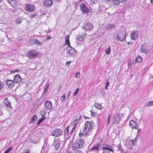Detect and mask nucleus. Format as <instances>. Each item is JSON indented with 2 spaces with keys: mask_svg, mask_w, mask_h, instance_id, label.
<instances>
[{
  "mask_svg": "<svg viewBox=\"0 0 153 153\" xmlns=\"http://www.w3.org/2000/svg\"><path fill=\"white\" fill-rule=\"evenodd\" d=\"M149 78L150 79H153V76H150V77H149Z\"/></svg>",
  "mask_w": 153,
  "mask_h": 153,
  "instance_id": "63",
  "label": "nucleus"
},
{
  "mask_svg": "<svg viewBox=\"0 0 153 153\" xmlns=\"http://www.w3.org/2000/svg\"><path fill=\"white\" fill-rule=\"evenodd\" d=\"M35 7L33 5L31 4H26V5L25 10L28 11L32 12L35 10Z\"/></svg>",
  "mask_w": 153,
  "mask_h": 153,
  "instance_id": "10",
  "label": "nucleus"
},
{
  "mask_svg": "<svg viewBox=\"0 0 153 153\" xmlns=\"http://www.w3.org/2000/svg\"><path fill=\"white\" fill-rule=\"evenodd\" d=\"M115 27V25L113 24H108L105 27L106 29H109V30H111L114 29Z\"/></svg>",
  "mask_w": 153,
  "mask_h": 153,
  "instance_id": "27",
  "label": "nucleus"
},
{
  "mask_svg": "<svg viewBox=\"0 0 153 153\" xmlns=\"http://www.w3.org/2000/svg\"><path fill=\"white\" fill-rule=\"evenodd\" d=\"M139 32L137 31L132 33L131 35V38L133 40H135L138 37Z\"/></svg>",
  "mask_w": 153,
  "mask_h": 153,
  "instance_id": "21",
  "label": "nucleus"
},
{
  "mask_svg": "<svg viewBox=\"0 0 153 153\" xmlns=\"http://www.w3.org/2000/svg\"><path fill=\"white\" fill-rule=\"evenodd\" d=\"M114 121L113 123H118L120 120V116L118 113L116 114L113 117Z\"/></svg>",
  "mask_w": 153,
  "mask_h": 153,
  "instance_id": "12",
  "label": "nucleus"
},
{
  "mask_svg": "<svg viewBox=\"0 0 153 153\" xmlns=\"http://www.w3.org/2000/svg\"><path fill=\"white\" fill-rule=\"evenodd\" d=\"M65 94H63L62 96L60 97V100L62 102H63L65 101Z\"/></svg>",
  "mask_w": 153,
  "mask_h": 153,
  "instance_id": "36",
  "label": "nucleus"
},
{
  "mask_svg": "<svg viewBox=\"0 0 153 153\" xmlns=\"http://www.w3.org/2000/svg\"><path fill=\"white\" fill-rule=\"evenodd\" d=\"M126 33L124 31L119 32L117 35V39L118 41H123L126 39Z\"/></svg>",
  "mask_w": 153,
  "mask_h": 153,
  "instance_id": "4",
  "label": "nucleus"
},
{
  "mask_svg": "<svg viewBox=\"0 0 153 153\" xmlns=\"http://www.w3.org/2000/svg\"><path fill=\"white\" fill-rule=\"evenodd\" d=\"M110 114H109L108 115V117L107 120V123L108 125V124L109 123V122H110Z\"/></svg>",
  "mask_w": 153,
  "mask_h": 153,
  "instance_id": "48",
  "label": "nucleus"
},
{
  "mask_svg": "<svg viewBox=\"0 0 153 153\" xmlns=\"http://www.w3.org/2000/svg\"><path fill=\"white\" fill-rule=\"evenodd\" d=\"M109 82L108 81V79H107V81L106 82L105 86V89H106V90L107 89H108L107 87L109 86Z\"/></svg>",
  "mask_w": 153,
  "mask_h": 153,
  "instance_id": "38",
  "label": "nucleus"
},
{
  "mask_svg": "<svg viewBox=\"0 0 153 153\" xmlns=\"http://www.w3.org/2000/svg\"><path fill=\"white\" fill-rule=\"evenodd\" d=\"M134 145V142L133 140H126L125 141V145L128 149L132 150L133 146Z\"/></svg>",
  "mask_w": 153,
  "mask_h": 153,
  "instance_id": "6",
  "label": "nucleus"
},
{
  "mask_svg": "<svg viewBox=\"0 0 153 153\" xmlns=\"http://www.w3.org/2000/svg\"><path fill=\"white\" fill-rule=\"evenodd\" d=\"M117 147L118 148V150H120V151H121V152L123 151V149H122V147L121 146V145L120 144L118 145L117 146Z\"/></svg>",
  "mask_w": 153,
  "mask_h": 153,
  "instance_id": "44",
  "label": "nucleus"
},
{
  "mask_svg": "<svg viewBox=\"0 0 153 153\" xmlns=\"http://www.w3.org/2000/svg\"><path fill=\"white\" fill-rule=\"evenodd\" d=\"M79 88H77L76 89L75 91L74 92L73 95L74 96H76L77 94L78 91H79Z\"/></svg>",
  "mask_w": 153,
  "mask_h": 153,
  "instance_id": "46",
  "label": "nucleus"
},
{
  "mask_svg": "<svg viewBox=\"0 0 153 153\" xmlns=\"http://www.w3.org/2000/svg\"><path fill=\"white\" fill-rule=\"evenodd\" d=\"M33 41L35 44L39 45H42V43L41 42H40L36 39H33Z\"/></svg>",
  "mask_w": 153,
  "mask_h": 153,
  "instance_id": "29",
  "label": "nucleus"
},
{
  "mask_svg": "<svg viewBox=\"0 0 153 153\" xmlns=\"http://www.w3.org/2000/svg\"><path fill=\"white\" fill-rule=\"evenodd\" d=\"M61 143L62 142L59 140H57L54 141L53 145L56 150H58L60 148Z\"/></svg>",
  "mask_w": 153,
  "mask_h": 153,
  "instance_id": "14",
  "label": "nucleus"
},
{
  "mask_svg": "<svg viewBox=\"0 0 153 153\" xmlns=\"http://www.w3.org/2000/svg\"><path fill=\"white\" fill-rule=\"evenodd\" d=\"M49 86V83H45V88L48 89Z\"/></svg>",
  "mask_w": 153,
  "mask_h": 153,
  "instance_id": "52",
  "label": "nucleus"
},
{
  "mask_svg": "<svg viewBox=\"0 0 153 153\" xmlns=\"http://www.w3.org/2000/svg\"><path fill=\"white\" fill-rule=\"evenodd\" d=\"M90 112L91 113V115H92V116H95V114H96L95 113L93 112L92 110H91Z\"/></svg>",
  "mask_w": 153,
  "mask_h": 153,
  "instance_id": "58",
  "label": "nucleus"
},
{
  "mask_svg": "<svg viewBox=\"0 0 153 153\" xmlns=\"http://www.w3.org/2000/svg\"><path fill=\"white\" fill-rule=\"evenodd\" d=\"M153 105V101H149L146 103V105L147 106H152Z\"/></svg>",
  "mask_w": 153,
  "mask_h": 153,
  "instance_id": "35",
  "label": "nucleus"
},
{
  "mask_svg": "<svg viewBox=\"0 0 153 153\" xmlns=\"http://www.w3.org/2000/svg\"><path fill=\"white\" fill-rule=\"evenodd\" d=\"M48 89L45 88V89L44 90V93L45 94H46L48 91Z\"/></svg>",
  "mask_w": 153,
  "mask_h": 153,
  "instance_id": "59",
  "label": "nucleus"
},
{
  "mask_svg": "<svg viewBox=\"0 0 153 153\" xmlns=\"http://www.w3.org/2000/svg\"><path fill=\"white\" fill-rule=\"evenodd\" d=\"M71 94V91H69L68 92V98L69 97Z\"/></svg>",
  "mask_w": 153,
  "mask_h": 153,
  "instance_id": "61",
  "label": "nucleus"
},
{
  "mask_svg": "<svg viewBox=\"0 0 153 153\" xmlns=\"http://www.w3.org/2000/svg\"><path fill=\"white\" fill-rule=\"evenodd\" d=\"M134 140V143L135 142V141H136V140H137V137H135V138L134 140Z\"/></svg>",
  "mask_w": 153,
  "mask_h": 153,
  "instance_id": "62",
  "label": "nucleus"
},
{
  "mask_svg": "<svg viewBox=\"0 0 153 153\" xmlns=\"http://www.w3.org/2000/svg\"><path fill=\"white\" fill-rule=\"evenodd\" d=\"M142 60V58L140 56H138L135 59V61L137 62H139L141 61Z\"/></svg>",
  "mask_w": 153,
  "mask_h": 153,
  "instance_id": "34",
  "label": "nucleus"
},
{
  "mask_svg": "<svg viewBox=\"0 0 153 153\" xmlns=\"http://www.w3.org/2000/svg\"><path fill=\"white\" fill-rule=\"evenodd\" d=\"M111 51L110 48L109 47L108 48L106 49L105 51V53L106 54H108L110 53Z\"/></svg>",
  "mask_w": 153,
  "mask_h": 153,
  "instance_id": "39",
  "label": "nucleus"
},
{
  "mask_svg": "<svg viewBox=\"0 0 153 153\" xmlns=\"http://www.w3.org/2000/svg\"><path fill=\"white\" fill-rule=\"evenodd\" d=\"M80 8L82 12L85 13H88L89 12V9L84 4L80 5Z\"/></svg>",
  "mask_w": 153,
  "mask_h": 153,
  "instance_id": "11",
  "label": "nucleus"
},
{
  "mask_svg": "<svg viewBox=\"0 0 153 153\" xmlns=\"http://www.w3.org/2000/svg\"><path fill=\"white\" fill-rule=\"evenodd\" d=\"M4 103L7 107L11 108L10 103L8 101L7 98H5L4 100Z\"/></svg>",
  "mask_w": 153,
  "mask_h": 153,
  "instance_id": "25",
  "label": "nucleus"
},
{
  "mask_svg": "<svg viewBox=\"0 0 153 153\" xmlns=\"http://www.w3.org/2000/svg\"><path fill=\"white\" fill-rule=\"evenodd\" d=\"M86 36V34H83L81 36L78 35L77 36L76 39L79 41H82L84 40Z\"/></svg>",
  "mask_w": 153,
  "mask_h": 153,
  "instance_id": "19",
  "label": "nucleus"
},
{
  "mask_svg": "<svg viewBox=\"0 0 153 153\" xmlns=\"http://www.w3.org/2000/svg\"><path fill=\"white\" fill-rule=\"evenodd\" d=\"M37 119V116L35 114L33 115L31 118L30 121V123H32L36 121Z\"/></svg>",
  "mask_w": 153,
  "mask_h": 153,
  "instance_id": "24",
  "label": "nucleus"
},
{
  "mask_svg": "<svg viewBox=\"0 0 153 153\" xmlns=\"http://www.w3.org/2000/svg\"><path fill=\"white\" fill-rule=\"evenodd\" d=\"M137 137L138 136L139 133V132H141V129H140V128H137Z\"/></svg>",
  "mask_w": 153,
  "mask_h": 153,
  "instance_id": "54",
  "label": "nucleus"
},
{
  "mask_svg": "<svg viewBox=\"0 0 153 153\" xmlns=\"http://www.w3.org/2000/svg\"><path fill=\"white\" fill-rule=\"evenodd\" d=\"M13 7L17 5V1L18 0H6Z\"/></svg>",
  "mask_w": 153,
  "mask_h": 153,
  "instance_id": "23",
  "label": "nucleus"
},
{
  "mask_svg": "<svg viewBox=\"0 0 153 153\" xmlns=\"http://www.w3.org/2000/svg\"><path fill=\"white\" fill-rule=\"evenodd\" d=\"M45 118L42 117V118L39 119L37 122V125H39L45 119Z\"/></svg>",
  "mask_w": 153,
  "mask_h": 153,
  "instance_id": "37",
  "label": "nucleus"
},
{
  "mask_svg": "<svg viewBox=\"0 0 153 153\" xmlns=\"http://www.w3.org/2000/svg\"><path fill=\"white\" fill-rule=\"evenodd\" d=\"M40 114L42 116V117H43V118H45V115L46 113V111L45 110H41L40 112Z\"/></svg>",
  "mask_w": 153,
  "mask_h": 153,
  "instance_id": "31",
  "label": "nucleus"
},
{
  "mask_svg": "<svg viewBox=\"0 0 153 153\" xmlns=\"http://www.w3.org/2000/svg\"><path fill=\"white\" fill-rule=\"evenodd\" d=\"M69 131V127L68 126L65 129L64 131V133L65 134H68V133Z\"/></svg>",
  "mask_w": 153,
  "mask_h": 153,
  "instance_id": "40",
  "label": "nucleus"
},
{
  "mask_svg": "<svg viewBox=\"0 0 153 153\" xmlns=\"http://www.w3.org/2000/svg\"><path fill=\"white\" fill-rule=\"evenodd\" d=\"M51 39V36H47L46 37V39Z\"/></svg>",
  "mask_w": 153,
  "mask_h": 153,
  "instance_id": "60",
  "label": "nucleus"
},
{
  "mask_svg": "<svg viewBox=\"0 0 153 153\" xmlns=\"http://www.w3.org/2000/svg\"><path fill=\"white\" fill-rule=\"evenodd\" d=\"M38 54V52L36 50H32L28 51L26 56L30 59L36 58Z\"/></svg>",
  "mask_w": 153,
  "mask_h": 153,
  "instance_id": "3",
  "label": "nucleus"
},
{
  "mask_svg": "<svg viewBox=\"0 0 153 153\" xmlns=\"http://www.w3.org/2000/svg\"><path fill=\"white\" fill-rule=\"evenodd\" d=\"M80 76V74L79 72H76V78H79Z\"/></svg>",
  "mask_w": 153,
  "mask_h": 153,
  "instance_id": "50",
  "label": "nucleus"
},
{
  "mask_svg": "<svg viewBox=\"0 0 153 153\" xmlns=\"http://www.w3.org/2000/svg\"><path fill=\"white\" fill-rule=\"evenodd\" d=\"M76 117H77V118L74 120V121L71 124L72 125L74 126L73 127H75V128H76L77 126L79 123V121L81 117V115L79 113H78L76 114Z\"/></svg>",
  "mask_w": 153,
  "mask_h": 153,
  "instance_id": "7",
  "label": "nucleus"
},
{
  "mask_svg": "<svg viewBox=\"0 0 153 153\" xmlns=\"http://www.w3.org/2000/svg\"><path fill=\"white\" fill-rule=\"evenodd\" d=\"M76 128H75V127H73L72 128V129L71 130V131L70 132V134H71L72 135V134L73 133V132L74 131L75 129Z\"/></svg>",
  "mask_w": 153,
  "mask_h": 153,
  "instance_id": "47",
  "label": "nucleus"
},
{
  "mask_svg": "<svg viewBox=\"0 0 153 153\" xmlns=\"http://www.w3.org/2000/svg\"><path fill=\"white\" fill-rule=\"evenodd\" d=\"M94 26L92 24L89 23H85L83 24V28L85 31H90L93 30Z\"/></svg>",
  "mask_w": 153,
  "mask_h": 153,
  "instance_id": "5",
  "label": "nucleus"
},
{
  "mask_svg": "<svg viewBox=\"0 0 153 153\" xmlns=\"http://www.w3.org/2000/svg\"><path fill=\"white\" fill-rule=\"evenodd\" d=\"M140 51L142 53H146L147 51V47L145 44H142L140 48Z\"/></svg>",
  "mask_w": 153,
  "mask_h": 153,
  "instance_id": "20",
  "label": "nucleus"
},
{
  "mask_svg": "<svg viewBox=\"0 0 153 153\" xmlns=\"http://www.w3.org/2000/svg\"><path fill=\"white\" fill-rule=\"evenodd\" d=\"M37 16L36 13H34L33 14H31L30 15V17L31 19H33V18Z\"/></svg>",
  "mask_w": 153,
  "mask_h": 153,
  "instance_id": "49",
  "label": "nucleus"
},
{
  "mask_svg": "<svg viewBox=\"0 0 153 153\" xmlns=\"http://www.w3.org/2000/svg\"><path fill=\"white\" fill-rule=\"evenodd\" d=\"M99 145L100 144L99 143L97 144L95 146L93 147L91 149L92 150H97L98 149Z\"/></svg>",
  "mask_w": 153,
  "mask_h": 153,
  "instance_id": "32",
  "label": "nucleus"
},
{
  "mask_svg": "<svg viewBox=\"0 0 153 153\" xmlns=\"http://www.w3.org/2000/svg\"><path fill=\"white\" fill-rule=\"evenodd\" d=\"M3 85L2 84L1 82L0 81V90H1L3 88Z\"/></svg>",
  "mask_w": 153,
  "mask_h": 153,
  "instance_id": "51",
  "label": "nucleus"
},
{
  "mask_svg": "<svg viewBox=\"0 0 153 153\" xmlns=\"http://www.w3.org/2000/svg\"><path fill=\"white\" fill-rule=\"evenodd\" d=\"M45 106L47 109H50L52 108V105L51 102L47 100L45 103Z\"/></svg>",
  "mask_w": 153,
  "mask_h": 153,
  "instance_id": "18",
  "label": "nucleus"
},
{
  "mask_svg": "<svg viewBox=\"0 0 153 153\" xmlns=\"http://www.w3.org/2000/svg\"><path fill=\"white\" fill-rule=\"evenodd\" d=\"M126 0H112V4L115 6L118 5L120 3H124Z\"/></svg>",
  "mask_w": 153,
  "mask_h": 153,
  "instance_id": "17",
  "label": "nucleus"
},
{
  "mask_svg": "<svg viewBox=\"0 0 153 153\" xmlns=\"http://www.w3.org/2000/svg\"><path fill=\"white\" fill-rule=\"evenodd\" d=\"M69 35L66 36L65 37V44L69 46L70 45V42L69 40Z\"/></svg>",
  "mask_w": 153,
  "mask_h": 153,
  "instance_id": "26",
  "label": "nucleus"
},
{
  "mask_svg": "<svg viewBox=\"0 0 153 153\" xmlns=\"http://www.w3.org/2000/svg\"><path fill=\"white\" fill-rule=\"evenodd\" d=\"M15 72H19V70H16L14 71H11V72H13V73H14Z\"/></svg>",
  "mask_w": 153,
  "mask_h": 153,
  "instance_id": "57",
  "label": "nucleus"
},
{
  "mask_svg": "<svg viewBox=\"0 0 153 153\" xmlns=\"http://www.w3.org/2000/svg\"><path fill=\"white\" fill-rule=\"evenodd\" d=\"M102 149H109L110 150V149H111V146L109 145L105 144L104 146H103L102 147Z\"/></svg>",
  "mask_w": 153,
  "mask_h": 153,
  "instance_id": "33",
  "label": "nucleus"
},
{
  "mask_svg": "<svg viewBox=\"0 0 153 153\" xmlns=\"http://www.w3.org/2000/svg\"><path fill=\"white\" fill-rule=\"evenodd\" d=\"M75 153H83L81 150H76L75 152Z\"/></svg>",
  "mask_w": 153,
  "mask_h": 153,
  "instance_id": "53",
  "label": "nucleus"
},
{
  "mask_svg": "<svg viewBox=\"0 0 153 153\" xmlns=\"http://www.w3.org/2000/svg\"><path fill=\"white\" fill-rule=\"evenodd\" d=\"M84 144V140L82 139H78L72 145V149L75 150L76 149L82 148Z\"/></svg>",
  "mask_w": 153,
  "mask_h": 153,
  "instance_id": "1",
  "label": "nucleus"
},
{
  "mask_svg": "<svg viewBox=\"0 0 153 153\" xmlns=\"http://www.w3.org/2000/svg\"><path fill=\"white\" fill-rule=\"evenodd\" d=\"M62 134V131L60 129H56L53 131L51 133V135L56 137H58Z\"/></svg>",
  "mask_w": 153,
  "mask_h": 153,
  "instance_id": "9",
  "label": "nucleus"
},
{
  "mask_svg": "<svg viewBox=\"0 0 153 153\" xmlns=\"http://www.w3.org/2000/svg\"><path fill=\"white\" fill-rule=\"evenodd\" d=\"M22 153H30V150L29 149H27L25 150V152H24Z\"/></svg>",
  "mask_w": 153,
  "mask_h": 153,
  "instance_id": "55",
  "label": "nucleus"
},
{
  "mask_svg": "<svg viewBox=\"0 0 153 153\" xmlns=\"http://www.w3.org/2000/svg\"><path fill=\"white\" fill-rule=\"evenodd\" d=\"M92 129L91 123L89 121H85V123L84 128L83 129V131L84 132V133L85 134H88L91 131Z\"/></svg>",
  "mask_w": 153,
  "mask_h": 153,
  "instance_id": "2",
  "label": "nucleus"
},
{
  "mask_svg": "<svg viewBox=\"0 0 153 153\" xmlns=\"http://www.w3.org/2000/svg\"><path fill=\"white\" fill-rule=\"evenodd\" d=\"M94 106L99 109L101 110L102 108L101 105L98 103H95Z\"/></svg>",
  "mask_w": 153,
  "mask_h": 153,
  "instance_id": "28",
  "label": "nucleus"
},
{
  "mask_svg": "<svg viewBox=\"0 0 153 153\" xmlns=\"http://www.w3.org/2000/svg\"><path fill=\"white\" fill-rule=\"evenodd\" d=\"M129 125L132 128L137 129L139 127L137 123L132 120H131L130 121Z\"/></svg>",
  "mask_w": 153,
  "mask_h": 153,
  "instance_id": "13",
  "label": "nucleus"
},
{
  "mask_svg": "<svg viewBox=\"0 0 153 153\" xmlns=\"http://www.w3.org/2000/svg\"><path fill=\"white\" fill-rule=\"evenodd\" d=\"M22 22V20L20 19H17L16 20V23L18 24H20Z\"/></svg>",
  "mask_w": 153,
  "mask_h": 153,
  "instance_id": "41",
  "label": "nucleus"
},
{
  "mask_svg": "<svg viewBox=\"0 0 153 153\" xmlns=\"http://www.w3.org/2000/svg\"><path fill=\"white\" fill-rule=\"evenodd\" d=\"M6 84L8 87L11 89L13 87L15 82L13 80L7 79V80Z\"/></svg>",
  "mask_w": 153,
  "mask_h": 153,
  "instance_id": "15",
  "label": "nucleus"
},
{
  "mask_svg": "<svg viewBox=\"0 0 153 153\" xmlns=\"http://www.w3.org/2000/svg\"><path fill=\"white\" fill-rule=\"evenodd\" d=\"M113 150L112 149H110V150H109L105 149H103L102 153H110L111 152L113 153Z\"/></svg>",
  "mask_w": 153,
  "mask_h": 153,
  "instance_id": "30",
  "label": "nucleus"
},
{
  "mask_svg": "<svg viewBox=\"0 0 153 153\" xmlns=\"http://www.w3.org/2000/svg\"><path fill=\"white\" fill-rule=\"evenodd\" d=\"M12 147H10L8 149H7L4 152V153H9L12 150Z\"/></svg>",
  "mask_w": 153,
  "mask_h": 153,
  "instance_id": "43",
  "label": "nucleus"
},
{
  "mask_svg": "<svg viewBox=\"0 0 153 153\" xmlns=\"http://www.w3.org/2000/svg\"><path fill=\"white\" fill-rule=\"evenodd\" d=\"M53 2L52 0H45L44 2V4L46 7H49L52 4Z\"/></svg>",
  "mask_w": 153,
  "mask_h": 153,
  "instance_id": "22",
  "label": "nucleus"
},
{
  "mask_svg": "<svg viewBox=\"0 0 153 153\" xmlns=\"http://www.w3.org/2000/svg\"><path fill=\"white\" fill-rule=\"evenodd\" d=\"M2 112L1 110L0 109V115H2Z\"/></svg>",
  "mask_w": 153,
  "mask_h": 153,
  "instance_id": "64",
  "label": "nucleus"
},
{
  "mask_svg": "<svg viewBox=\"0 0 153 153\" xmlns=\"http://www.w3.org/2000/svg\"><path fill=\"white\" fill-rule=\"evenodd\" d=\"M66 50L68 53L73 56H75L76 54V53L75 50L71 46L67 47L66 48Z\"/></svg>",
  "mask_w": 153,
  "mask_h": 153,
  "instance_id": "8",
  "label": "nucleus"
},
{
  "mask_svg": "<svg viewBox=\"0 0 153 153\" xmlns=\"http://www.w3.org/2000/svg\"><path fill=\"white\" fill-rule=\"evenodd\" d=\"M88 134H85L84 133V132L83 131V133H80L79 134V136L80 137H82L83 136H85Z\"/></svg>",
  "mask_w": 153,
  "mask_h": 153,
  "instance_id": "45",
  "label": "nucleus"
},
{
  "mask_svg": "<svg viewBox=\"0 0 153 153\" xmlns=\"http://www.w3.org/2000/svg\"><path fill=\"white\" fill-rule=\"evenodd\" d=\"M22 79L20 76L19 74H17L14 76L13 81H14V82L19 83L21 82Z\"/></svg>",
  "mask_w": 153,
  "mask_h": 153,
  "instance_id": "16",
  "label": "nucleus"
},
{
  "mask_svg": "<svg viewBox=\"0 0 153 153\" xmlns=\"http://www.w3.org/2000/svg\"><path fill=\"white\" fill-rule=\"evenodd\" d=\"M71 62V61H69V62H66V65L67 66H69L70 65V64Z\"/></svg>",
  "mask_w": 153,
  "mask_h": 153,
  "instance_id": "56",
  "label": "nucleus"
},
{
  "mask_svg": "<svg viewBox=\"0 0 153 153\" xmlns=\"http://www.w3.org/2000/svg\"><path fill=\"white\" fill-rule=\"evenodd\" d=\"M100 93L103 96H104L105 95V92L104 90H100Z\"/></svg>",
  "mask_w": 153,
  "mask_h": 153,
  "instance_id": "42",
  "label": "nucleus"
}]
</instances>
